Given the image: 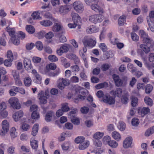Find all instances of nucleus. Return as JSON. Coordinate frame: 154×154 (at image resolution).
<instances>
[{
	"mask_svg": "<svg viewBox=\"0 0 154 154\" xmlns=\"http://www.w3.org/2000/svg\"><path fill=\"white\" fill-rule=\"evenodd\" d=\"M12 61L9 59L5 60L4 62V64L7 66H10L12 65Z\"/></svg>",
	"mask_w": 154,
	"mask_h": 154,
	"instance_id": "obj_63",
	"label": "nucleus"
},
{
	"mask_svg": "<svg viewBox=\"0 0 154 154\" xmlns=\"http://www.w3.org/2000/svg\"><path fill=\"white\" fill-rule=\"evenodd\" d=\"M119 125L118 126L119 129L121 131L124 130L126 128V125L125 123L122 122H119Z\"/></svg>",
	"mask_w": 154,
	"mask_h": 154,
	"instance_id": "obj_46",
	"label": "nucleus"
},
{
	"mask_svg": "<svg viewBox=\"0 0 154 154\" xmlns=\"http://www.w3.org/2000/svg\"><path fill=\"white\" fill-rule=\"evenodd\" d=\"M138 99L137 97H133L132 98L131 104L133 107H135L137 105Z\"/></svg>",
	"mask_w": 154,
	"mask_h": 154,
	"instance_id": "obj_51",
	"label": "nucleus"
},
{
	"mask_svg": "<svg viewBox=\"0 0 154 154\" xmlns=\"http://www.w3.org/2000/svg\"><path fill=\"white\" fill-rule=\"evenodd\" d=\"M8 102L14 109H19L20 108V105L17 98L15 97L11 98L9 99Z\"/></svg>",
	"mask_w": 154,
	"mask_h": 154,
	"instance_id": "obj_4",
	"label": "nucleus"
},
{
	"mask_svg": "<svg viewBox=\"0 0 154 154\" xmlns=\"http://www.w3.org/2000/svg\"><path fill=\"white\" fill-rule=\"evenodd\" d=\"M7 56L8 59L13 61L14 60L13 55L11 51L9 50L8 51L7 53Z\"/></svg>",
	"mask_w": 154,
	"mask_h": 154,
	"instance_id": "obj_55",
	"label": "nucleus"
},
{
	"mask_svg": "<svg viewBox=\"0 0 154 154\" xmlns=\"http://www.w3.org/2000/svg\"><path fill=\"white\" fill-rule=\"evenodd\" d=\"M26 31L29 34H32L35 32L34 28L31 25H27L26 27Z\"/></svg>",
	"mask_w": 154,
	"mask_h": 154,
	"instance_id": "obj_32",
	"label": "nucleus"
},
{
	"mask_svg": "<svg viewBox=\"0 0 154 154\" xmlns=\"http://www.w3.org/2000/svg\"><path fill=\"white\" fill-rule=\"evenodd\" d=\"M57 66L56 64L53 63L49 64L48 66H46L45 69H46V72H48L50 69L54 70L56 69Z\"/></svg>",
	"mask_w": 154,
	"mask_h": 154,
	"instance_id": "obj_26",
	"label": "nucleus"
},
{
	"mask_svg": "<svg viewBox=\"0 0 154 154\" xmlns=\"http://www.w3.org/2000/svg\"><path fill=\"white\" fill-rule=\"evenodd\" d=\"M112 76L116 86L118 87L123 86L124 84L123 81L118 75L115 74L113 75Z\"/></svg>",
	"mask_w": 154,
	"mask_h": 154,
	"instance_id": "obj_5",
	"label": "nucleus"
},
{
	"mask_svg": "<svg viewBox=\"0 0 154 154\" xmlns=\"http://www.w3.org/2000/svg\"><path fill=\"white\" fill-rule=\"evenodd\" d=\"M12 75L15 80L16 85L18 86H21L22 83L20 78L19 72L16 70H13L12 72Z\"/></svg>",
	"mask_w": 154,
	"mask_h": 154,
	"instance_id": "obj_6",
	"label": "nucleus"
},
{
	"mask_svg": "<svg viewBox=\"0 0 154 154\" xmlns=\"http://www.w3.org/2000/svg\"><path fill=\"white\" fill-rule=\"evenodd\" d=\"M99 0H85V2L88 5H91L93 3H97Z\"/></svg>",
	"mask_w": 154,
	"mask_h": 154,
	"instance_id": "obj_58",
	"label": "nucleus"
},
{
	"mask_svg": "<svg viewBox=\"0 0 154 154\" xmlns=\"http://www.w3.org/2000/svg\"><path fill=\"white\" fill-rule=\"evenodd\" d=\"M139 123V122L138 119L137 118H133L131 121V124L133 126H137Z\"/></svg>",
	"mask_w": 154,
	"mask_h": 154,
	"instance_id": "obj_57",
	"label": "nucleus"
},
{
	"mask_svg": "<svg viewBox=\"0 0 154 154\" xmlns=\"http://www.w3.org/2000/svg\"><path fill=\"white\" fill-rule=\"evenodd\" d=\"M144 100L145 103L147 105L150 106H152L153 103V101L149 97H145Z\"/></svg>",
	"mask_w": 154,
	"mask_h": 154,
	"instance_id": "obj_34",
	"label": "nucleus"
},
{
	"mask_svg": "<svg viewBox=\"0 0 154 154\" xmlns=\"http://www.w3.org/2000/svg\"><path fill=\"white\" fill-rule=\"evenodd\" d=\"M140 47L146 54L149 53L150 51V49L153 48L143 44L140 45Z\"/></svg>",
	"mask_w": 154,
	"mask_h": 154,
	"instance_id": "obj_19",
	"label": "nucleus"
},
{
	"mask_svg": "<svg viewBox=\"0 0 154 154\" xmlns=\"http://www.w3.org/2000/svg\"><path fill=\"white\" fill-rule=\"evenodd\" d=\"M144 45H147L150 47L153 48L154 47V42L149 37L144 39L143 41Z\"/></svg>",
	"mask_w": 154,
	"mask_h": 154,
	"instance_id": "obj_16",
	"label": "nucleus"
},
{
	"mask_svg": "<svg viewBox=\"0 0 154 154\" xmlns=\"http://www.w3.org/2000/svg\"><path fill=\"white\" fill-rule=\"evenodd\" d=\"M30 128V125L29 124L26 123H23L21 126L22 129L24 131H28L29 129Z\"/></svg>",
	"mask_w": 154,
	"mask_h": 154,
	"instance_id": "obj_44",
	"label": "nucleus"
},
{
	"mask_svg": "<svg viewBox=\"0 0 154 154\" xmlns=\"http://www.w3.org/2000/svg\"><path fill=\"white\" fill-rule=\"evenodd\" d=\"M131 37L133 40L135 41H137L139 40V37L135 33H131Z\"/></svg>",
	"mask_w": 154,
	"mask_h": 154,
	"instance_id": "obj_62",
	"label": "nucleus"
},
{
	"mask_svg": "<svg viewBox=\"0 0 154 154\" xmlns=\"http://www.w3.org/2000/svg\"><path fill=\"white\" fill-rule=\"evenodd\" d=\"M32 81L30 77H27L24 78L23 80V82L25 86L29 87L32 84Z\"/></svg>",
	"mask_w": 154,
	"mask_h": 154,
	"instance_id": "obj_28",
	"label": "nucleus"
},
{
	"mask_svg": "<svg viewBox=\"0 0 154 154\" xmlns=\"http://www.w3.org/2000/svg\"><path fill=\"white\" fill-rule=\"evenodd\" d=\"M32 16L34 20L40 19V13L38 11H35L32 14Z\"/></svg>",
	"mask_w": 154,
	"mask_h": 154,
	"instance_id": "obj_40",
	"label": "nucleus"
},
{
	"mask_svg": "<svg viewBox=\"0 0 154 154\" xmlns=\"http://www.w3.org/2000/svg\"><path fill=\"white\" fill-rule=\"evenodd\" d=\"M115 40H116V42L111 41V43L112 44L114 45L116 44L117 47L119 49H121L124 47V44L122 43L119 42L117 38H115Z\"/></svg>",
	"mask_w": 154,
	"mask_h": 154,
	"instance_id": "obj_31",
	"label": "nucleus"
},
{
	"mask_svg": "<svg viewBox=\"0 0 154 154\" xmlns=\"http://www.w3.org/2000/svg\"><path fill=\"white\" fill-rule=\"evenodd\" d=\"M103 142L105 144L107 143L109 144V143L111 141V138L109 136H106L104 137L103 140Z\"/></svg>",
	"mask_w": 154,
	"mask_h": 154,
	"instance_id": "obj_54",
	"label": "nucleus"
},
{
	"mask_svg": "<svg viewBox=\"0 0 154 154\" xmlns=\"http://www.w3.org/2000/svg\"><path fill=\"white\" fill-rule=\"evenodd\" d=\"M84 10V6L82 2L78 1V13H82Z\"/></svg>",
	"mask_w": 154,
	"mask_h": 154,
	"instance_id": "obj_37",
	"label": "nucleus"
},
{
	"mask_svg": "<svg viewBox=\"0 0 154 154\" xmlns=\"http://www.w3.org/2000/svg\"><path fill=\"white\" fill-rule=\"evenodd\" d=\"M150 112V109L148 107H143L142 108L141 111V116L144 117L146 114Z\"/></svg>",
	"mask_w": 154,
	"mask_h": 154,
	"instance_id": "obj_30",
	"label": "nucleus"
},
{
	"mask_svg": "<svg viewBox=\"0 0 154 154\" xmlns=\"http://www.w3.org/2000/svg\"><path fill=\"white\" fill-rule=\"evenodd\" d=\"M32 73L35 76L37 80H38V83L40 82V81L42 80L41 76L38 73L37 71L35 69H33L32 71Z\"/></svg>",
	"mask_w": 154,
	"mask_h": 154,
	"instance_id": "obj_35",
	"label": "nucleus"
},
{
	"mask_svg": "<svg viewBox=\"0 0 154 154\" xmlns=\"http://www.w3.org/2000/svg\"><path fill=\"white\" fill-rule=\"evenodd\" d=\"M38 109V106L36 105H32L30 107V111L32 112L31 117L33 119H38L40 117L39 114L37 111Z\"/></svg>",
	"mask_w": 154,
	"mask_h": 154,
	"instance_id": "obj_3",
	"label": "nucleus"
},
{
	"mask_svg": "<svg viewBox=\"0 0 154 154\" xmlns=\"http://www.w3.org/2000/svg\"><path fill=\"white\" fill-rule=\"evenodd\" d=\"M104 19V16L100 14L93 15L89 17V20L92 23H100Z\"/></svg>",
	"mask_w": 154,
	"mask_h": 154,
	"instance_id": "obj_2",
	"label": "nucleus"
},
{
	"mask_svg": "<svg viewBox=\"0 0 154 154\" xmlns=\"http://www.w3.org/2000/svg\"><path fill=\"white\" fill-rule=\"evenodd\" d=\"M2 128L6 129L9 131V124L6 120L3 121L2 123Z\"/></svg>",
	"mask_w": 154,
	"mask_h": 154,
	"instance_id": "obj_27",
	"label": "nucleus"
},
{
	"mask_svg": "<svg viewBox=\"0 0 154 154\" xmlns=\"http://www.w3.org/2000/svg\"><path fill=\"white\" fill-rule=\"evenodd\" d=\"M110 66L107 63H105L103 64L101 66V69L103 71H106L110 68Z\"/></svg>",
	"mask_w": 154,
	"mask_h": 154,
	"instance_id": "obj_59",
	"label": "nucleus"
},
{
	"mask_svg": "<svg viewBox=\"0 0 154 154\" xmlns=\"http://www.w3.org/2000/svg\"><path fill=\"white\" fill-rule=\"evenodd\" d=\"M94 144L95 146L98 147H100L102 145L101 142L99 140H93Z\"/></svg>",
	"mask_w": 154,
	"mask_h": 154,
	"instance_id": "obj_56",
	"label": "nucleus"
},
{
	"mask_svg": "<svg viewBox=\"0 0 154 154\" xmlns=\"http://www.w3.org/2000/svg\"><path fill=\"white\" fill-rule=\"evenodd\" d=\"M57 35L59 38V40L60 42H64L66 41V37L63 35H60L59 33L57 34Z\"/></svg>",
	"mask_w": 154,
	"mask_h": 154,
	"instance_id": "obj_49",
	"label": "nucleus"
},
{
	"mask_svg": "<svg viewBox=\"0 0 154 154\" xmlns=\"http://www.w3.org/2000/svg\"><path fill=\"white\" fill-rule=\"evenodd\" d=\"M54 115V113L52 111H50L48 112L45 116V119L47 122H50L52 116Z\"/></svg>",
	"mask_w": 154,
	"mask_h": 154,
	"instance_id": "obj_25",
	"label": "nucleus"
},
{
	"mask_svg": "<svg viewBox=\"0 0 154 154\" xmlns=\"http://www.w3.org/2000/svg\"><path fill=\"white\" fill-rule=\"evenodd\" d=\"M70 143L69 142H65L61 145L62 149L65 150H66L68 149Z\"/></svg>",
	"mask_w": 154,
	"mask_h": 154,
	"instance_id": "obj_50",
	"label": "nucleus"
},
{
	"mask_svg": "<svg viewBox=\"0 0 154 154\" xmlns=\"http://www.w3.org/2000/svg\"><path fill=\"white\" fill-rule=\"evenodd\" d=\"M52 30L55 32L60 31L62 33L64 32L63 27L60 25L58 23H55L52 27Z\"/></svg>",
	"mask_w": 154,
	"mask_h": 154,
	"instance_id": "obj_14",
	"label": "nucleus"
},
{
	"mask_svg": "<svg viewBox=\"0 0 154 154\" xmlns=\"http://www.w3.org/2000/svg\"><path fill=\"white\" fill-rule=\"evenodd\" d=\"M153 89L152 86L150 84L147 85L145 87V92L146 94L150 93Z\"/></svg>",
	"mask_w": 154,
	"mask_h": 154,
	"instance_id": "obj_39",
	"label": "nucleus"
},
{
	"mask_svg": "<svg viewBox=\"0 0 154 154\" xmlns=\"http://www.w3.org/2000/svg\"><path fill=\"white\" fill-rule=\"evenodd\" d=\"M71 45L69 44H66L62 45L60 47L61 49L62 50L63 53L67 52L69 48H70Z\"/></svg>",
	"mask_w": 154,
	"mask_h": 154,
	"instance_id": "obj_38",
	"label": "nucleus"
},
{
	"mask_svg": "<svg viewBox=\"0 0 154 154\" xmlns=\"http://www.w3.org/2000/svg\"><path fill=\"white\" fill-rule=\"evenodd\" d=\"M41 25L45 27H48L52 25V22L49 20H44L40 22Z\"/></svg>",
	"mask_w": 154,
	"mask_h": 154,
	"instance_id": "obj_24",
	"label": "nucleus"
},
{
	"mask_svg": "<svg viewBox=\"0 0 154 154\" xmlns=\"http://www.w3.org/2000/svg\"><path fill=\"white\" fill-rule=\"evenodd\" d=\"M82 42L84 46H87L90 48L94 47L96 43L95 40H93L88 36H85L82 40Z\"/></svg>",
	"mask_w": 154,
	"mask_h": 154,
	"instance_id": "obj_1",
	"label": "nucleus"
},
{
	"mask_svg": "<svg viewBox=\"0 0 154 154\" xmlns=\"http://www.w3.org/2000/svg\"><path fill=\"white\" fill-rule=\"evenodd\" d=\"M32 62L35 63H40L41 60V58L37 57H34L32 59Z\"/></svg>",
	"mask_w": 154,
	"mask_h": 154,
	"instance_id": "obj_61",
	"label": "nucleus"
},
{
	"mask_svg": "<svg viewBox=\"0 0 154 154\" xmlns=\"http://www.w3.org/2000/svg\"><path fill=\"white\" fill-rule=\"evenodd\" d=\"M98 2L97 3H93L91 5V8L94 11L99 12V13H103V9L98 5Z\"/></svg>",
	"mask_w": 154,
	"mask_h": 154,
	"instance_id": "obj_11",
	"label": "nucleus"
},
{
	"mask_svg": "<svg viewBox=\"0 0 154 154\" xmlns=\"http://www.w3.org/2000/svg\"><path fill=\"white\" fill-rule=\"evenodd\" d=\"M88 34L95 33L97 32L96 28L94 26H90L87 27L86 30Z\"/></svg>",
	"mask_w": 154,
	"mask_h": 154,
	"instance_id": "obj_20",
	"label": "nucleus"
},
{
	"mask_svg": "<svg viewBox=\"0 0 154 154\" xmlns=\"http://www.w3.org/2000/svg\"><path fill=\"white\" fill-rule=\"evenodd\" d=\"M23 65L25 69L29 71L32 69V66L30 59L25 58L23 61Z\"/></svg>",
	"mask_w": 154,
	"mask_h": 154,
	"instance_id": "obj_9",
	"label": "nucleus"
},
{
	"mask_svg": "<svg viewBox=\"0 0 154 154\" xmlns=\"http://www.w3.org/2000/svg\"><path fill=\"white\" fill-rule=\"evenodd\" d=\"M122 93V89L120 88H117L115 90H113L110 92L111 94L119 97L121 96Z\"/></svg>",
	"mask_w": 154,
	"mask_h": 154,
	"instance_id": "obj_17",
	"label": "nucleus"
},
{
	"mask_svg": "<svg viewBox=\"0 0 154 154\" xmlns=\"http://www.w3.org/2000/svg\"><path fill=\"white\" fill-rule=\"evenodd\" d=\"M54 36V33L51 31H50L45 35V36L48 39L52 38Z\"/></svg>",
	"mask_w": 154,
	"mask_h": 154,
	"instance_id": "obj_52",
	"label": "nucleus"
},
{
	"mask_svg": "<svg viewBox=\"0 0 154 154\" xmlns=\"http://www.w3.org/2000/svg\"><path fill=\"white\" fill-rule=\"evenodd\" d=\"M38 97L41 104H45L47 102V97L44 95V92L39 91L38 94Z\"/></svg>",
	"mask_w": 154,
	"mask_h": 154,
	"instance_id": "obj_8",
	"label": "nucleus"
},
{
	"mask_svg": "<svg viewBox=\"0 0 154 154\" xmlns=\"http://www.w3.org/2000/svg\"><path fill=\"white\" fill-rule=\"evenodd\" d=\"M112 136L113 138L117 141L120 140L121 138V136L118 132L115 131L112 133Z\"/></svg>",
	"mask_w": 154,
	"mask_h": 154,
	"instance_id": "obj_29",
	"label": "nucleus"
},
{
	"mask_svg": "<svg viewBox=\"0 0 154 154\" xmlns=\"http://www.w3.org/2000/svg\"><path fill=\"white\" fill-rule=\"evenodd\" d=\"M71 10V8L69 5L61 6L59 9V11L62 15H64L67 13Z\"/></svg>",
	"mask_w": 154,
	"mask_h": 154,
	"instance_id": "obj_13",
	"label": "nucleus"
},
{
	"mask_svg": "<svg viewBox=\"0 0 154 154\" xmlns=\"http://www.w3.org/2000/svg\"><path fill=\"white\" fill-rule=\"evenodd\" d=\"M132 138L129 137L126 138L124 140L123 146L125 148H128L131 146L132 143Z\"/></svg>",
	"mask_w": 154,
	"mask_h": 154,
	"instance_id": "obj_12",
	"label": "nucleus"
},
{
	"mask_svg": "<svg viewBox=\"0 0 154 154\" xmlns=\"http://www.w3.org/2000/svg\"><path fill=\"white\" fill-rule=\"evenodd\" d=\"M80 111L82 113L86 114L88 112L89 109L88 107L84 106L81 108Z\"/></svg>",
	"mask_w": 154,
	"mask_h": 154,
	"instance_id": "obj_48",
	"label": "nucleus"
},
{
	"mask_svg": "<svg viewBox=\"0 0 154 154\" xmlns=\"http://www.w3.org/2000/svg\"><path fill=\"white\" fill-rule=\"evenodd\" d=\"M103 100L104 103L109 105L113 104L115 103V100L114 98L110 96L108 94H106L104 95Z\"/></svg>",
	"mask_w": 154,
	"mask_h": 154,
	"instance_id": "obj_7",
	"label": "nucleus"
},
{
	"mask_svg": "<svg viewBox=\"0 0 154 154\" xmlns=\"http://www.w3.org/2000/svg\"><path fill=\"white\" fill-rule=\"evenodd\" d=\"M16 129L13 127L12 128L10 131V135L12 138H14L17 136V134L16 132Z\"/></svg>",
	"mask_w": 154,
	"mask_h": 154,
	"instance_id": "obj_43",
	"label": "nucleus"
},
{
	"mask_svg": "<svg viewBox=\"0 0 154 154\" xmlns=\"http://www.w3.org/2000/svg\"><path fill=\"white\" fill-rule=\"evenodd\" d=\"M104 133L100 132L95 133L93 135V138L95 140H100L104 135Z\"/></svg>",
	"mask_w": 154,
	"mask_h": 154,
	"instance_id": "obj_21",
	"label": "nucleus"
},
{
	"mask_svg": "<svg viewBox=\"0 0 154 154\" xmlns=\"http://www.w3.org/2000/svg\"><path fill=\"white\" fill-rule=\"evenodd\" d=\"M139 34L143 38V41L144 40L146 39L149 37L148 34H146L145 32L143 30H141L139 31Z\"/></svg>",
	"mask_w": 154,
	"mask_h": 154,
	"instance_id": "obj_41",
	"label": "nucleus"
},
{
	"mask_svg": "<svg viewBox=\"0 0 154 154\" xmlns=\"http://www.w3.org/2000/svg\"><path fill=\"white\" fill-rule=\"evenodd\" d=\"M39 125L38 124H35L32 128L31 134L33 136H35L37 134L38 130Z\"/></svg>",
	"mask_w": 154,
	"mask_h": 154,
	"instance_id": "obj_23",
	"label": "nucleus"
},
{
	"mask_svg": "<svg viewBox=\"0 0 154 154\" xmlns=\"http://www.w3.org/2000/svg\"><path fill=\"white\" fill-rule=\"evenodd\" d=\"M108 145L112 148H115L117 146L118 144L115 141L111 140L110 142L109 143Z\"/></svg>",
	"mask_w": 154,
	"mask_h": 154,
	"instance_id": "obj_53",
	"label": "nucleus"
},
{
	"mask_svg": "<svg viewBox=\"0 0 154 154\" xmlns=\"http://www.w3.org/2000/svg\"><path fill=\"white\" fill-rule=\"evenodd\" d=\"M90 145V142L88 140H86L84 143H80L79 146V149L83 150L87 148Z\"/></svg>",
	"mask_w": 154,
	"mask_h": 154,
	"instance_id": "obj_18",
	"label": "nucleus"
},
{
	"mask_svg": "<svg viewBox=\"0 0 154 154\" xmlns=\"http://www.w3.org/2000/svg\"><path fill=\"white\" fill-rule=\"evenodd\" d=\"M71 121L74 124L77 125V118L76 110H73L69 113Z\"/></svg>",
	"mask_w": 154,
	"mask_h": 154,
	"instance_id": "obj_10",
	"label": "nucleus"
},
{
	"mask_svg": "<svg viewBox=\"0 0 154 154\" xmlns=\"http://www.w3.org/2000/svg\"><path fill=\"white\" fill-rule=\"evenodd\" d=\"M31 145L32 148L34 149H36L38 146V141L35 140H32L30 141Z\"/></svg>",
	"mask_w": 154,
	"mask_h": 154,
	"instance_id": "obj_36",
	"label": "nucleus"
},
{
	"mask_svg": "<svg viewBox=\"0 0 154 154\" xmlns=\"http://www.w3.org/2000/svg\"><path fill=\"white\" fill-rule=\"evenodd\" d=\"M23 115V111L20 110L14 113L13 115V117L15 122H17L20 119Z\"/></svg>",
	"mask_w": 154,
	"mask_h": 154,
	"instance_id": "obj_15",
	"label": "nucleus"
},
{
	"mask_svg": "<svg viewBox=\"0 0 154 154\" xmlns=\"http://www.w3.org/2000/svg\"><path fill=\"white\" fill-rule=\"evenodd\" d=\"M11 40L13 44L15 45H18L20 43L19 40L18 39H16L15 36L11 38Z\"/></svg>",
	"mask_w": 154,
	"mask_h": 154,
	"instance_id": "obj_64",
	"label": "nucleus"
},
{
	"mask_svg": "<svg viewBox=\"0 0 154 154\" xmlns=\"http://www.w3.org/2000/svg\"><path fill=\"white\" fill-rule=\"evenodd\" d=\"M128 95L127 94L123 95L121 98L122 102L124 104H126L128 102Z\"/></svg>",
	"mask_w": 154,
	"mask_h": 154,
	"instance_id": "obj_45",
	"label": "nucleus"
},
{
	"mask_svg": "<svg viewBox=\"0 0 154 154\" xmlns=\"http://www.w3.org/2000/svg\"><path fill=\"white\" fill-rule=\"evenodd\" d=\"M126 17L125 16H122L119 18L118 23L119 26H122L126 21Z\"/></svg>",
	"mask_w": 154,
	"mask_h": 154,
	"instance_id": "obj_33",
	"label": "nucleus"
},
{
	"mask_svg": "<svg viewBox=\"0 0 154 154\" xmlns=\"http://www.w3.org/2000/svg\"><path fill=\"white\" fill-rule=\"evenodd\" d=\"M49 61L52 62H55L58 60V58L54 55H50L48 57Z\"/></svg>",
	"mask_w": 154,
	"mask_h": 154,
	"instance_id": "obj_42",
	"label": "nucleus"
},
{
	"mask_svg": "<svg viewBox=\"0 0 154 154\" xmlns=\"http://www.w3.org/2000/svg\"><path fill=\"white\" fill-rule=\"evenodd\" d=\"M15 147L13 146H11L8 147L7 149L8 154H14V153Z\"/></svg>",
	"mask_w": 154,
	"mask_h": 154,
	"instance_id": "obj_60",
	"label": "nucleus"
},
{
	"mask_svg": "<svg viewBox=\"0 0 154 154\" xmlns=\"http://www.w3.org/2000/svg\"><path fill=\"white\" fill-rule=\"evenodd\" d=\"M35 46L40 51L42 50L43 48V44L40 41H38L35 43Z\"/></svg>",
	"mask_w": 154,
	"mask_h": 154,
	"instance_id": "obj_47",
	"label": "nucleus"
},
{
	"mask_svg": "<svg viewBox=\"0 0 154 154\" xmlns=\"http://www.w3.org/2000/svg\"><path fill=\"white\" fill-rule=\"evenodd\" d=\"M6 30L9 32L11 38L15 36V29L14 28H10L8 26L6 27Z\"/></svg>",
	"mask_w": 154,
	"mask_h": 154,
	"instance_id": "obj_22",
	"label": "nucleus"
}]
</instances>
